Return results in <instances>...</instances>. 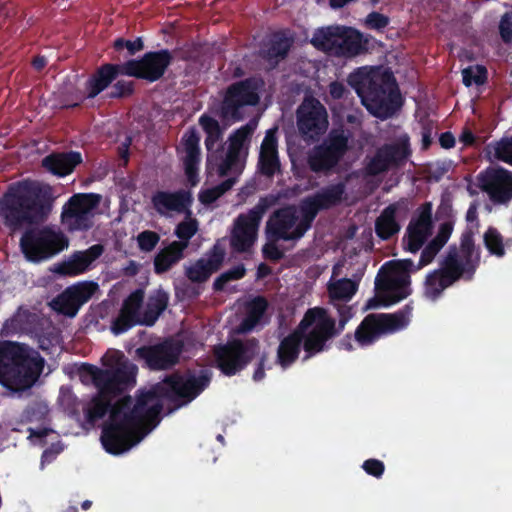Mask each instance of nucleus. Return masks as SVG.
Here are the masks:
<instances>
[{
	"mask_svg": "<svg viewBox=\"0 0 512 512\" xmlns=\"http://www.w3.org/2000/svg\"><path fill=\"white\" fill-rule=\"evenodd\" d=\"M137 367L127 362L113 369H101L89 363L79 368L81 377H90L97 388V394L89 405L83 406L86 419L95 423L109 411V419L103 425L101 443L104 449L113 455L122 454L142 439L138 429L143 425L156 426L163 409L162 400L173 405V412L196 399L211 383L212 372L208 369L184 373L174 372L148 391H139L135 400L123 396L113 405L112 400L136 383Z\"/></svg>",
	"mask_w": 512,
	"mask_h": 512,
	"instance_id": "f257e3e1",
	"label": "nucleus"
},
{
	"mask_svg": "<svg viewBox=\"0 0 512 512\" xmlns=\"http://www.w3.org/2000/svg\"><path fill=\"white\" fill-rule=\"evenodd\" d=\"M52 204L50 187L36 181L22 180L9 185L0 198V220L14 234L25 226L46 221Z\"/></svg>",
	"mask_w": 512,
	"mask_h": 512,
	"instance_id": "f03ea898",
	"label": "nucleus"
},
{
	"mask_svg": "<svg viewBox=\"0 0 512 512\" xmlns=\"http://www.w3.org/2000/svg\"><path fill=\"white\" fill-rule=\"evenodd\" d=\"M347 82L370 114L381 120L392 118L403 106V99L392 73L357 69Z\"/></svg>",
	"mask_w": 512,
	"mask_h": 512,
	"instance_id": "7ed1b4c3",
	"label": "nucleus"
},
{
	"mask_svg": "<svg viewBox=\"0 0 512 512\" xmlns=\"http://www.w3.org/2000/svg\"><path fill=\"white\" fill-rule=\"evenodd\" d=\"M45 365L40 353L24 343L0 342V384L12 392H24L39 379Z\"/></svg>",
	"mask_w": 512,
	"mask_h": 512,
	"instance_id": "20e7f679",
	"label": "nucleus"
},
{
	"mask_svg": "<svg viewBox=\"0 0 512 512\" xmlns=\"http://www.w3.org/2000/svg\"><path fill=\"white\" fill-rule=\"evenodd\" d=\"M338 323L329 316L324 308L315 307L306 311L298 325L302 329L305 352L303 360L329 349L327 342L340 335L348 321L353 317V308L349 305H337Z\"/></svg>",
	"mask_w": 512,
	"mask_h": 512,
	"instance_id": "39448f33",
	"label": "nucleus"
},
{
	"mask_svg": "<svg viewBox=\"0 0 512 512\" xmlns=\"http://www.w3.org/2000/svg\"><path fill=\"white\" fill-rule=\"evenodd\" d=\"M260 350L261 344L256 337L234 338L215 346L213 354L216 367L229 377L243 371L259 356L252 376L255 382H259L265 378V364L268 361V353H260Z\"/></svg>",
	"mask_w": 512,
	"mask_h": 512,
	"instance_id": "423d86ee",
	"label": "nucleus"
},
{
	"mask_svg": "<svg viewBox=\"0 0 512 512\" xmlns=\"http://www.w3.org/2000/svg\"><path fill=\"white\" fill-rule=\"evenodd\" d=\"M263 85L262 78L256 76L235 81L223 90L222 99L209 110L225 125L243 121L247 108L259 103Z\"/></svg>",
	"mask_w": 512,
	"mask_h": 512,
	"instance_id": "0eeeda50",
	"label": "nucleus"
},
{
	"mask_svg": "<svg viewBox=\"0 0 512 512\" xmlns=\"http://www.w3.org/2000/svg\"><path fill=\"white\" fill-rule=\"evenodd\" d=\"M19 245L28 261L40 263L66 249L69 240L59 228L46 225L27 228L20 238Z\"/></svg>",
	"mask_w": 512,
	"mask_h": 512,
	"instance_id": "6e6552de",
	"label": "nucleus"
},
{
	"mask_svg": "<svg viewBox=\"0 0 512 512\" xmlns=\"http://www.w3.org/2000/svg\"><path fill=\"white\" fill-rule=\"evenodd\" d=\"M350 132L344 128H333L320 144L307 154V165L316 174L328 175L335 170L350 149Z\"/></svg>",
	"mask_w": 512,
	"mask_h": 512,
	"instance_id": "1a4fd4ad",
	"label": "nucleus"
},
{
	"mask_svg": "<svg viewBox=\"0 0 512 512\" xmlns=\"http://www.w3.org/2000/svg\"><path fill=\"white\" fill-rule=\"evenodd\" d=\"M313 45L336 57L352 58L367 51V40L358 30L346 26H329L319 29Z\"/></svg>",
	"mask_w": 512,
	"mask_h": 512,
	"instance_id": "9d476101",
	"label": "nucleus"
},
{
	"mask_svg": "<svg viewBox=\"0 0 512 512\" xmlns=\"http://www.w3.org/2000/svg\"><path fill=\"white\" fill-rule=\"evenodd\" d=\"M412 305L406 304L395 313H372L364 317L355 330L354 339L361 346H369L382 334L394 333L406 328L412 315Z\"/></svg>",
	"mask_w": 512,
	"mask_h": 512,
	"instance_id": "9b49d317",
	"label": "nucleus"
},
{
	"mask_svg": "<svg viewBox=\"0 0 512 512\" xmlns=\"http://www.w3.org/2000/svg\"><path fill=\"white\" fill-rule=\"evenodd\" d=\"M277 200L278 197L272 194L261 197L252 209L236 218L230 238V245L235 252L244 253L250 250L256 241L263 215Z\"/></svg>",
	"mask_w": 512,
	"mask_h": 512,
	"instance_id": "f8f14e48",
	"label": "nucleus"
},
{
	"mask_svg": "<svg viewBox=\"0 0 512 512\" xmlns=\"http://www.w3.org/2000/svg\"><path fill=\"white\" fill-rule=\"evenodd\" d=\"M101 196L95 193H78L63 205L61 222L69 231H88L93 226L94 210Z\"/></svg>",
	"mask_w": 512,
	"mask_h": 512,
	"instance_id": "ddd939ff",
	"label": "nucleus"
},
{
	"mask_svg": "<svg viewBox=\"0 0 512 512\" xmlns=\"http://www.w3.org/2000/svg\"><path fill=\"white\" fill-rule=\"evenodd\" d=\"M183 349L181 340L168 337L158 343L138 347L135 357L151 370H168L178 364Z\"/></svg>",
	"mask_w": 512,
	"mask_h": 512,
	"instance_id": "4468645a",
	"label": "nucleus"
},
{
	"mask_svg": "<svg viewBox=\"0 0 512 512\" xmlns=\"http://www.w3.org/2000/svg\"><path fill=\"white\" fill-rule=\"evenodd\" d=\"M173 60V54L168 49L149 51L139 59L124 62V69L126 76L153 83L163 78Z\"/></svg>",
	"mask_w": 512,
	"mask_h": 512,
	"instance_id": "2eb2a0df",
	"label": "nucleus"
},
{
	"mask_svg": "<svg viewBox=\"0 0 512 512\" xmlns=\"http://www.w3.org/2000/svg\"><path fill=\"white\" fill-rule=\"evenodd\" d=\"M477 186L495 206L508 207L512 201V172L500 166H489L476 177Z\"/></svg>",
	"mask_w": 512,
	"mask_h": 512,
	"instance_id": "dca6fc26",
	"label": "nucleus"
},
{
	"mask_svg": "<svg viewBox=\"0 0 512 512\" xmlns=\"http://www.w3.org/2000/svg\"><path fill=\"white\" fill-rule=\"evenodd\" d=\"M411 153L409 137L405 135L394 143H386L378 148L365 165V172L368 176H377L390 168H398L406 163Z\"/></svg>",
	"mask_w": 512,
	"mask_h": 512,
	"instance_id": "f3484780",
	"label": "nucleus"
},
{
	"mask_svg": "<svg viewBox=\"0 0 512 512\" xmlns=\"http://www.w3.org/2000/svg\"><path fill=\"white\" fill-rule=\"evenodd\" d=\"M328 114L315 98L305 99L297 109V127L305 140H318L328 128Z\"/></svg>",
	"mask_w": 512,
	"mask_h": 512,
	"instance_id": "a211bd4d",
	"label": "nucleus"
},
{
	"mask_svg": "<svg viewBox=\"0 0 512 512\" xmlns=\"http://www.w3.org/2000/svg\"><path fill=\"white\" fill-rule=\"evenodd\" d=\"M432 205L425 202L416 210L402 238L403 248L411 253H417L432 235Z\"/></svg>",
	"mask_w": 512,
	"mask_h": 512,
	"instance_id": "6ab92c4d",
	"label": "nucleus"
},
{
	"mask_svg": "<svg viewBox=\"0 0 512 512\" xmlns=\"http://www.w3.org/2000/svg\"><path fill=\"white\" fill-rule=\"evenodd\" d=\"M452 257L460 271V278L466 281L473 279L477 268L480 265V250L476 248L474 233L467 230L462 233L459 249L450 246L444 259Z\"/></svg>",
	"mask_w": 512,
	"mask_h": 512,
	"instance_id": "aec40b11",
	"label": "nucleus"
},
{
	"mask_svg": "<svg viewBox=\"0 0 512 512\" xmlns=\"http://www.w3.org/2000/svg\"><path fill=\"white\" fill-rule=\"evenodd\" d=\"M97 288L98 285L94 282H80L69 286L53 299L51 307L57 313L73 318L81 306L91 299Z\"/></svg>",
	"mask_w": 512,
	"mask_h": 512,
	"instance_id": "412c9836",
	"label": "nucleus"
},
{
	"mask_svg": "<svg viewBox=\"0 0 512 512\" xmlns=\"http://www.w3.org/2000/svg\"><path fill=\"white\" fill-rule=\"evenodd\" d=\"M297 220L298 216L294 206L288 205L277 209L267 221L266 233L268 239L291 241L302 238L304 234L299 233Z\"/></svg>",
	"mask_w": 512,
	"mask_h": 512,
	"instance_id": "4be33fe9",
	"label": "nucleus"
},
{
	"mask_svg": "<svg viewBox=\"0 0 512 512\" xmlns=\"http://www.w3.org/2000/svg\"><path fill=\"white\" fill-rule=\"evenodd\" d=\"M257 124L250 121L247 124L236 129L228 138V148L225 156L222 155L218 165V174L221 177L227 176L233 170L241 169L240 154L245 142L252 137Z\"/></svg>",
	"mask_w": 512,
	"mask_h": 512,
	"instance_id": "5701e85b",
	"label": "nucleus"
},
{
	"mask_svg": "<svg viewBox=\"0 0 512 512\" xmlns=\"http://www.w3.org/2000/svg\"><path fill=\"white\" fill-rule=\"evenodd\" d=\"M460 279V271L452 257L443 259L440 268L427 274L424 281L423 295L431 301H436L446 288Z\"/></svg>",
	"mask_w": 512,
	"mask_h": 512,
	"instance_id": "b1692460",
	"label": "nucleus"
},
{
	"mask_svg": "<svg viewBox=\"0 0 512 512\" xmlns=\"http://www.w3.org/2000/svg\"><path fill=\"white\" fill-rule=\"evenodd\" d=\"M257 172L268 179L282 173L276 129H269L261 143Z\"/></svg>",
	"mask_w": 512,
	"mask_h": 512,
	"instance_id": "393cba45",
	"label": "nucleus"
},
{
	"mask_svg": "<svg viewBox=\"0 0 512 512\" xmlns=\"http://www.w3.org/2000/svg\"><path fill=\"white\" fill-rule=\"evenodd\" d=\"M206 258L198 259L193 265L186 268L185 275L193 283H204L210 276L218 271L225 258V250L215 244L206 254Z\"/></svg>",
	"mask_w": 512,
	"mask_h": 512,
	"instance_id": "a878e982",
	"label": "nucleus"
},
{
	"mask_svg": "<svg viewBox=\"0 0 512 512\" xmlns=\"http://www.w3.org/2000/svg\"><path fill=\"white\" fill-rule=\"evenodd\" d=\"M379 271L375 280V289L380 296L387 297L386 305H392L405 299L410 293V276L398 275L392 277L388 274L382 275Z\"/></svg>",
	"mask_w": 512,
	"mask_h": 512,
	"instance_id": "bb28decb",
	"label": "nucleus"
},
{
	"mask_svg": "<svg viewBox=\"0 0 512 512\" xmlns=\"http://www.w3.org/2000/svg\"><path fill=\"white\" fill-rule=\"evenodd\" d=\"M119 75H125L124 63H106L98 67L85 83L86 98L93 99L107 89Z\"/></svg>",
	"mask_w": 512,
	"mask_h": 512,
	"instance_id": "cd10ccee",
	"label": "nucleus"
},
{
	"mask_svg": "<svg viewBox=\"0 0 512 512\" xmlns=\"http://www.w3.org/2000/svg\"><path fill=\"white\" fill-rule=\"evenodd\" d=\"M200 136L194 127L189 128L182 136L181 144L185 152L183 165L188 181L195 185L198 182L200 164Z\"/></svg>",
	"mask_w": 512,
	"mask_h": 512,
	"instance_id": "c85d7f7f",
	"label": "nucleus"
},
{
	"mask_svg": "<svg viewBox=\"0 0 512 512\" xmlns=\"http://www.w3.org/2000/svg\"><path fill=\"white\" fill-rule=\"evenodd\" d=\"M152 204L155 210L163 214L165 210L178 213L187 212L190 216L189 206L192 203V197L189 191L179 190L175 192L157 191L152 196Z\"/></svg>",
	"mask_w": 512,
	"mask_h": 512,
	"instance_id": "c756f323",
	"label": "nucleus"
},
{
	"mask_svg": "<svg viewBox=\"0 0 512 512\" xmlns=\"http://www.w3.org/2000/svg\"><path fill=\"white\" fill-rule=\"evenodd\" d=\"M198 122L206 134L205 147L209 153L208 162H210L212 158H222V154H224V144L220 143L223 137L220 123L207 113L202 114Z\"/></svg>",
	"mask_w": 512,
	"mask_h": 512,
	"instance_id": "7c9ffc66",
	"label": "nucleus"
},
{
	"mask_svg": "<svg viewBox=\"0 0 512 512\" xmlns=\"http://www.w3.org/2000/svg\"><path fill=\"white\" fill-rule=\"evenodd\" d=\"M80 163L82 155L78 151L51 153L42 160V166L59 177L71 174Z\"/></svg>",
	"mask_w": 512,
	"mask_h": 512,
	"instance_id": "2f4dec72",
	"label": "nucleus"
},
{
	"mask_svg": "<svg viewBox=\"0 0 512 512\" xmlns=\"http://www.w3.org/2000/svg\"><path fill=\"white\" fill-rule=\"evenodd\" d=\"M303 343L302 329L298 326L287 336L281 339L277 348V363L286 369L296 362L298 359Z\"/></svg>",
	"mask_w": 512,
	"mask_h": 512,
	"instance_id": "473e14b6",
	"label": "nucleus"
},
{
	"mask_svg": "<svg viewBox=\"0 0 512 512\" xmlns=\"http://www.w3.org/2000/svg\"><path fill=\"white\" fill-rule=\"evenodd\" d=\"M103 251L104 248L102 245L95 244L85 251L75 252L70 260L63 264L61 272L69 275L83 273L102 255Z\"/></svg>",
	"mask_w": 512,
	"mask_h": 512,
	"instance_id": "72a5a7b5",
	"label": "nucleus"
},
{
	"mask_svg": "<svg viewBox=\"0 0 512 512\" xmlns=\"http://www.w3.org/2000/svg\"><path fill=\"white\" fill-rule=\"evenodd\" d=\"M169 294L163 289H156L148 296L145 308L141 314L140 325L153 326L161 314L167 309Z\"/></svg>",
	"mask_w": 512,
	"mask_h": 512,
	"instance_id": "f704fd0d",
	"label": "nucleus"
},
{
	"mask_svg": "<svg viewBox=\"0 0 512 512\" xmlns=\"http://www.w3.org/2000/svg\"><path fill=\"white\" fill-rule=\"evenodd\" d=\"M452 231L453 224L451 222L446 221L440 224L436 236L423 248L416 268H423L434 260L436 255L448 242Z\"/></svg>",
	"mask_w": 512,
	"mask_h": 512,
	"instance_id": "c9c22d12",
	"label": "nucleus"
},
{
	"mask_svg": "<svg viewBox=\"0 0 512 512\" xmlns=\"http://www.w3.org/2000/svg\"><path fill=\"white\" fill-rule=\"evenodd\" d=\"M312 196L322 211L337 207L347 199L346 181L329 184L315 192Z\"/></svg>",
	"mask_w": 512,
	"mask_h": 512,
	"instance_id": "e433bc0d",
	"label": "nucleus"
},
{
	"mask_svg": "<svg viewBox=\"0 0 512 512\" xmlns=\"http://www.w3.org/2000/svg\"><path fill=\"white\" fill-rule=\"evenodd\" d=\"M186 243L173 241L163 248L154 258V271L156 274H163L169 271L176 263L184 257Z\"/></svg>",
	"mask_w": 512,
	"mask_h": 512,
	"instance_id": "4c0bfd02",
	"label": "nucleus"
},
{
	"mask_svg": "<svg viewBox=\"0 0 512 512\" xmlns=\"http://www.w3.org/2000/svg\"><path fill=\"white\" fill-rule=\"evenodd\" d=\"M398 207L390 204L383 209L375 221V232L382 240H388L400 231L397 216Z\"/></svg>",
	"mask_w": 512,
	"mask_h": 512,
	"instance_id": "58836bf2",
	"label": "nucleus"
},
{
	"mask_svg": "<svg viewBox=\"0 0 512 512\" xmlns=\"http://www.w3.org/2000/svg\"><path fill=\"white\" fill-rule=\"evenodd\" d=\"M358 285L351 279H340L328 287L331 304L337 309V305H347L357 292Z\"/></svg>",
	"mask_w": 512,
	"mask_h": 512,
	"instance_id": "ea45409f",
	"label": "nucleus"
},
{
	"mask_svg": "<svg viewBox=\"0 0 512 512\" xmlns=\"http://www.w3.org/2000/svg\"><path fill=\"white\" fill-rule=\"evenodd\" d=\"M49 412L50 409L46 401L33 400L21 412L19 422L22 424L38 423L44 425L48 421Z\"/></svg>",
	"mask_w": 512,
	"mask_h": 512,
	"instance_id": "a19ab883",
	"label": "nucleus"
},
{
	"mask_svg": "<svg viewBox=\"0 0 512 512\" xmlns=\"http://www.w3.org/2000/svg\"><path fill=\"white\" fill-rule=\"evenodd\" d=\"M320 211H322V209L312 195L301 201V218L298 222L300 234H305L311 228L313 221Z\"/></svg>",
	"mask_w": 512,
	"mask_h": 512,
	"instance_id": "79ce46f5",
	"label": "nucleus"
},
{
	"mask_svg": "<svg viewBox=\"0 0 512 512\" xmlns=\"http://www.w3.org/2000/svg\"><path fill=\"white\" fill-rule=\"evenodd\" d=\"M483 242L491 255L498 258L504 257L506 251L504 239L501 233L493 226H490L483 235Z\"/></svg>",
	"mask_w": 512,
	"mask_h": 512,
	"instance_id": "37998d69",
	"label": "nucleus"
},
{
	"mask_svg": "<svg viewBox=\"0 0 512 512\" xmlns=\"http://www.w3.org/2000/svg\"><path fill=\"white\" fill-rule=\"evenodd\" d=\"M58 403L64 412L70 417L78 418L84 406L77 396L69 388L61 387Z\"/></svg>",
	"mask_w": 512,
	"mask_h": 512,
	"instance_id": "c03bdc74",
	"label": "nucleus"
},
{
	"mask_svg": "<svg viewBox=\"0 0 512 512\" xmlns=\"http://www.w3.org/2000/svg\"><path fill=\"white\" fill-rule=\"evenodd\" d=\"M290 50L288 39L276 37L271 40L268 48L263 51V57L268 61L284 59Z\"/></svg>",
	"mask_w": 512,
	"mask_h": 512,
	"instance_id": "a18cd8bd",
	"label": "nucleus"
},
{
	"mask_svg": "<svg viewBox=\"0 0 512 512\" xmlns=\"http://www.w3.org/2000/svg\"><path fill=\"white\" fill-rule=\"evenodd\" d=\"M488 71L483 65L468 66L462 70V81L466 87L473 84L480 86L486 83Z\"/></svg>",
	"mask_w": 512,
	"mask_h": 512,
	"instance_id": "49530a36",
	"label": "nucleus"
},
{
	"mask_svg": "<svg viewBox=\"0 0 512 512\" xmlns=\"http://www.w3.org/2000/svg\"><path fill=\"white\" fill-rule=\"evenodd\" d=\"M145 293L142 289L133 291L124 301L121 311L135 318H141L140 309L143 305Z\"/></svg>",
	"mask_w": 512,
	"mask_h": 512,
	"instance_id": "de8ad7c7",
	"label": "nucleus"
},
{
	"mask_svg": "<svg viewBox=\"0 0 512 512\" xmlns=\"http://www.w3.org/2000/svg\"><path fill=\"white\" fill-rule=\"evenodd\" d=\"M246 274V269L243 264L236 265L231 269L221 273L213 282L214 291L224 290L226 284L230 281L240 280Z\"/></svg>",
	"mask_w": 512,
	"mask_h": 512,
	"instance_id": "09e8293b",
	"label": "nucleus"
},
{
	"mask_svg": "<svg viewBox=\"0 0 512 512\" xmlns=\"http://www.w3.org/2000/svg\"><path fill=\"white\" fill-rule=\"evenodd\" d=\"M140 320L120 310L118 316L111 322V332L116 336L121 335L135 325H140Z\"/></svg>",
	"mask_w": 512,
	"mask_h": 512,
	"instance_id": "8fccbe9b",
	"label": "nucleus"
},
{
	"mask_svg": "<svg viewBox=\"0 0 512 512\" xmlns=\"http://www.w3.org/2000/svg\"><path fill=\"white\" fill-rule=\"evenodd\" d=\"M188 217H190L188 215ZM198 222L196 219L188 218L180 222L175 228V235L180 239L179 243H186L196 234Z\"/></svg>",
	"mask_w": 512,
	"mask_h": 512,
	"instance_id": "3c124183",
	"label": "nucleus"
},
{
	"mask_svg": "<svg viewBox=\"0 0 512 512\" xmlns=\"http://www.w3.org/2000/svg\"><path fill=\"white\" fill-rule=\"evenodd\" d=\"M494 156L498 160L512 165V136L503 137L495 143Z\"/></svg>",
	"mask_w": 512,
	"mask_h": 512,
	"instance_id": "603ef678",
	"label": "nucleus"
},
{
	"mask_svg": "<svg viewBox=\"0 0 512 512\" xmlns=\"http://www.w3.org/2000/svg\"><path fill=\"white\" fill-rule=\"evenodd\" d=\"M160 241V236L157 232L151 230H145L138 234L137 243L141 251L150 252L152 251Z\"/></svg>",
	"mask_w": 512,
	"mask_h": 512,
	"instance_id": "864d4df0",
	"label": "nucleus"
},
{
	"mask_svg": "<svg viewBox=\"0 0 512 512\" xmlns=\"http://www.w3.org/2000/svg\"><path fill=\"white\" fill-rule=\"evenodd\" d=\"M113 48L116 51H121L126 48L128 54L134 56L144 49V42L141 37H137L135 40H126L120 37L114 40Z\"/></svg>",
	"mask_w": 512,
	"mask_h": 512,
	"instance_id": "5fc2aeb1",
	"label": "nucleus"
},
{
	"mask_svg": "<svg viewBox=\"0 0 512 512\" xmlns=\"http://www.w3.org/2000/svg\"><path fill=\"white\" fill-rule=\"evenodd\" d=\"M390 23V18L380 12H370L364 21L366 28L376 31H382Z\"/></svg>",
	"mask_w": 512,
	"mask_h": 512,
	"instance_id": "6e6d98bb",
	"label": "nucleus"
},
{
	"mask_svg": "<svg viewBox=\"0 0 512 512\" xmlns=\"http://www.w3.org/2000/svg\"><path fill=\"white\" fill-rule=\"evenodd\" d=\"M134 92V84L131 81L118 80L112 85V89L108 94L111 99H119L130 96Z\"/></svg>",
	"mask_w": 512,
	"mask_h": 512,
	"instance_id": "4d7b16f0",
	"label": "nucleus"
},
{
	"mask_svg": "<svg viewBox=\"0 0 512 512\" xmlns=\"http://www.w3.org/2000/svg\"><path fill=\"white\" fill-rule=\"evenodd\" d=\"M499 35L505 44L512 43V11L505 12L499 22Z\"/></svg>",
	"mask_w": 512,
	"mask_h": 512,
	"instance_id": "13d9d810",
	"label": "nucleus"
},
{
	"mask_svg": "<svg viewBox=\"0 0 512 512\" xmlns=\"http://www.w3.org/2000/svg\"><path fill=\"white\" fill-rule=\"evenodd\" d=\"M362 468L368 475L375 478H381L385 471L384 463L374 458L365 460L362 464Z\"/></svg>",
	"mask_w": 512,
	"mask_h": 512,
	"instance_id": "bf43d9fd",
	"label": "nucleus"
},
{
	"mask_svg": "<svg viewBox=\"0 0 512 512\" xmlns=\"http://www.w3.org/2000/svg\"><path fill=\"white\" fill-rule=\"evenodd\" d=\"M276 242L270 240L262 248L264 258L272 262H278L284 258V252L279 249Z\"/></svg>",
	"mask_w": 512,
	"mask_h": 512,
	"instance_id": "052dcab7",
	"label": "nucleus"
},
{
	"mask_svg": "<svg viewBox=\"0 0 512 512\" xmlns=\"http://www.w3.org/2000/svg\"><path fill=\"white\" fill-rule=\"evenodd\" d=\"M267 306L268 303L266 299L264 297L258 296L250 302L247 308V312L261 320L264 313L266 312Z\"/></svg>",
	"mask_w": 512,
	"mask_h": 512,
	"instance_id": "680f3d73",
	"label": "nucleus"
},
{
	"mask_svg": "<svg viewBox=\"0 0 512 512\" xmlns=\"http://www.w3.org/2000/svg\"><path fill=\"white\" fill-rule=\"evenodd\" d=\"M416 267H417V264H415L414 261L411 259H402V260H398L395 263V268L399 272V275L410 276L409 275L410 273L417 272L418 270L421 269V268H416Z\"/></svg>",
	"mask_w": 512,
	"mask_h": 512,
	"instance_id": "e2e57ef3",
	"label": "nucleus"
},
{
	"mask_svg": "<svg viewBox=\"0 0 512 512\" xmlns=\"http://www.w3.org/2000/svg\"><path fill=\"white\" fill-rule=\"evenodd\" d=\"M260 321L261 320L247 312L246 316L244 317V319L242 320L238 327V332L248 333L252 331Z\"/></svg>",
	"mask_w": 512,
	"mask_h": 512,
	"instance_id": "0e129e2a",
	"label": "nucleus"
},
{
	"mask_svg": "<svg viewBox=\"0 0 512 512\" xmlns=\"http://www.w3.org/2000/svg\"><path fill=\"white\" fill-rule=\"evenodd\" d=\"M329 93L333 99L339 100L345 97L347 89L343 83L333 81L329 85Z\"/></svg>",
	"mask_w": 512,
	"mask_h": 512,
	"instance_id": "69168bd1",
	"label": "nucleus"
},
{
	"mask_svg": "<svg viewBox=\"0 0 512 512\" xmlns=\"http://www.w3.org/2000/svg\"><path fill=\"white\" fill-rule=\"evenodd\" d=\"M218 198H219V196L217 195V193L213 187L203 190L199 194V200L201 201V203H203L205 205L212 204Z\"/></svg>",
	"mask_w": 512,
	"mask_h": 512,
	"instance_id": "338daca9",
	"label": "nucleus"
},
{
	"mask_svg": "<svg viewBox=\"0 0 512 512\" xmlns=\"http://www.w3.org/2000/svg\"><path fill=\"white\" fill-rule=\"evenodd\" d=\"M387 297L385 296H380L377 292H376V296L370 298L367 302H366V305H365V310H370V309H376V308H379L380 306H387L385 304V302L387 301Z\"/></svg>",
	"mask_w": 512,
	"mask_h": 512,
	"instance_id": "774afa93",
	"label": "nucleus"
}]
</instances>
